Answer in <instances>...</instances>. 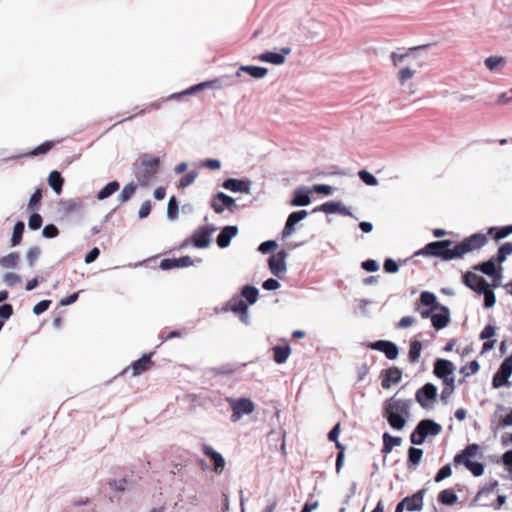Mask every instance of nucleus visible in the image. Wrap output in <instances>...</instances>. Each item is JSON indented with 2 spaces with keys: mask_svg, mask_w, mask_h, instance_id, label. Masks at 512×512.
<instances>
[{
  "mask_svg": "<svg viewBox=\"0 0 512 512\" xmlns=\"http://www.w3.org/2000/svg\"><path fill=\"white\" fill-rule=\"evenodd\" d=\"M488 242V238L483 233H474L456 243L453 247V241L450 239L436 240L429 242L422 249L415 252V256L437 257L443 261L462 258L465 254L482 248Z\"/></svg>",
  "mask_w": 512,
  "mask_h": 512,
  "instance_id": "obj_1",
  "label": "nucleus"
},
{
  "mask_svg": "<svg viewBox=\"0 0 512 512\" xmlns=\"http://www.w3.org/2000/svg\"><path fill=\"white\" fill-rule=\"evenodd\" d=\"M412 399H397L393 396L383 402L382 416L394 430H402L410 417Z\"/></svg>",
  "mask_w": 512,
  "mask_h": 512,
  "instance_id": "obj_2",
  "label": "nucleus"
},
{
  "mask_svg": "<svg viewBox=\"0 0 512 512\" xmlns=\"http://www.w3.org/2000/svg\"><path fill=\"white\" fill-rule=\"evenodd\" d=\"M479 449L480 447L476 443L467 445L464 449H462L454 456V466L458 467L460 465H463L472 473L473 476H482L485 471V465L482 462L471 460V458L477 455Z\"/></svg>",
  "mask_w": 512,
  "mask_h": 512,
  "instance_id": "obj_3",
  "label": "nucleus"
},
{
  "mask_svg": "<svg viewBox=\"0 0 512 512\" xmlns=\"http://www.w3.org/2000/svg\"><path fill=\"white\" fill-rule=\"evenodd\" d=\"M160 159L155 156L144 154L140 164L135 169V177L142 186L148 185L151 179L157 174Z\"/></svg>",
  "mask_w": 512,
  "mask_h": 512,
  "instance_id": "obj_4",
  "label": "nucleus"
},
{
  "mask_svg": "<svg viewBox=\"0 0 512 512\" xmlns=\"http://www.w3.org/2000/svg\"><path fill=\"white\" fill-rule=\"evenodd\" d=\"M441 431V425L433 419H422L410 434V441L413 445H422L428 436H436Z\"/></svg>",
  "mask_w": 512,
  "mask_h": 512,
  "instance_id": "obj_5",
  "label": "nucleus"
},
{
  "mask_svg": "<svg viewBox=\"0 0 512 512\" xmlns=\"http://www.w3.org/2000/svg\"><path fill=\"white\" fill-rule=\"evenodd\" d=\"M226 311L233 312L244 325L251 324L249 304L240 295H234L226 302Z\"/></svg>",
  "mask_w": 512,
  "mask_h": 512,
  "instance_id": "obj_6",
  "label": "nucleus"
},
{
  "mask_svg": "<svg viewBox=\"0 0 512 512\" xmlns=\"http://www.w3.org/2000/svg\"><path fill=\"white\" fill-rule=\"evenodd\" d=\"M226 401L229 402L232 409V422L239 421L244 415L251 414L255 409L253 401L249 398L233 399L226 397Z\"/></svg>",
  "mask_w": 512,
  "mask_h": 512,
  "instance_id": "obj_7",
  "label": "nucleus"
},
{
  "mask_svg": "<svg viewBox=\"0 0 512 512\" xmlns=\"http://www.w3.org/2000/svg\"><path fill=\"white\" fill-rule=\"evenodd\" d=\"M217 230L213 224H207L196 229L190 239H187L183 246L192 242L197 248H205L210 244L211 235Z\"/></svg>",
  "mask_w": 512,
  "mask_h": 512,
  "instance_id": "obj_8",
  "label": "nucleus"
},
{
  "mask_svg": "<svg viewBox=\"0 0 512 512\" xmlns=\"http://www.w3.org/2000/svg\"><path fill=\"white\" fill-rule=\"evenodd\" d=\"M512 375V353L500 364L497 372L492 378V387L495 389L509 385V378Z\"/></svg>",
  "mask_w": 512,
  "mask_h": 512,
  "instance_id": "obj_9",
  "label": "nucleus"
},
{
  "mask_svg": "<svg viewBox=\"0 0 512 512\" xmlns=\"http://www.w3.org/2000/svg\"><path fill=\"white\" fill-rule=\"evenodd\" d=\"M437 391V387L433 383L428 382L416 391L415 400L422 408L429 409L432 407L430 402L436 400Z\"/></svg>",
  "mask_w": 512,
  "mask_h": 512,
  "instance_id": "obj_10",
  "label": "nucleus"
},
{
  "mask_svg": "<svg viewBox=\"0 0 512 512\" xmlns=\"http://www.w3.org/2000/svg\"><path fill=\"white\" fill-rule=\"evenodd\" d=\"M462 281L465 286L473 290L474 292L478 294L485 293V290H487L490 287V284L487 282V280L477 275L471 271H467L462 276Z\"/></svg>",
  "mask_w": 512,
  "mask_h": 512,
  "instance_id": "obj_11",
  "label": "nucleus"
},
{
  "mask_svg": "<svg viewBox=\"0 0 512 512\" xmlns=\"http://www.w3.org/2000/svg\"><path fill=\"white\" fill-rule=\"evenodd\" d=\"M287 256H288V253L284 249H282V250L278 251L276 254L269 257L268 267L274 276L281 278V276L286 272Z\"/></svg>",
  "mask_w": 512,
  "mask_h": 512,
  "instance_id": "obj_12",
  "label": "nucleus"
},
{
  "mask_svg": "<svg viewBox=\"0 0 512 512\" xmlns=\"http://www.w3.org/2000/svg\"><path fill=\"white\" fill-rule=\"evenodd\" d=\"M367 347L384 353L389 360H394L399 355L398 346L390 340H377L375 342H370L367 344Z\"/></svg>",
  "mask_w": 512,
  "mask_h": 512,
  "instance_id": "obj_13",
  "label": "nucleus"
},
{
  "mask_svg": "<svg viewBox=\"0 0 512 512\" xmlns=\"http://www.w3.org/2000/svg\"><path fill=\"white\" fill-rule=\"evenodd\" d=\"M507 408L498 405L497 410L491 416V429L496 432L497 430L504 429L512 426V408L509 409V413L502 415L499 411H506Z\"/></svg>",
  "mask_w": 512,
  "mask_h": 512,
  "instance_id": "obj_14",
  "label": "nucleus"
},
{
  "mask_svg": "<svg viewBox=\"0 0 512 512\" xmlns=\"http://www.w3.org/2000/svg\"><path fill=\"white\" fill-rule=\"evenodd\" d=\"M316 212H324L327 214H336L337 213V214H341L344 216H350V217L353 216L352 212L347 207H345L340 201L325 202V203L321 204L320 206L315 207L312 210V213H316Z\"/></svg>",
  "mask_w": 512,
  "mask_h": 512,
  "instance_id": "obj_15",
  "label": "nucleus"
},
{
  "mask_svg": "<svg viewBox=\"0 0 512 512\" xmlns=\"http://www.w3.org/2000/svg\"><path fill=\"white\" fill-rule=\"evenodd\" d=\"M427 492L426 488H422L415 492L411 496H406L402 500L405 504V508L409 512L421 511L424 505L423 499Z\"/></svg>",
  "mask_w": 512,
  "mask_h": 512,
  "instance_id": "obj_16",
  "label": "nucleus"
},
{
  "mask_svg": "<svg viewBox=\"0 0 512 512\" xmlns=\"http://www.w3.org/2000/svg\"><path fill=\"white\" fill-rule=\"evenodd\" d=\"M435 310H438L439 312H433L431 320L432 326L436 330H442L445 327H447L451 321L450 310L447 306L444 305H438V308H436Z\"/></svg>",
  "mask_w": 512,
  "mask_h": 512,
  "instance_id": "obj_17",
  "label": "nucleus"
},
{
  "mask_svg": "<svg viewBox=\"0 0 512 512\" xmlns=\"http://www.w3.org/2000/svg\"><path fill=\"white\" fill-rule=\"evenodd\" d=\"M381 385L384 389H388L392 384H397L402 379V370L396 366L384 369L381 372Z\"/></svg>",
  "mask_w": 512,
  "mask_h": 512,
  "instance_id": "obj_18",
  "label": "nucleus"
},
{
  "mask_svg": "<svg viewBox=\"0 0 512 512\" xmlns=\"http://www.w3.org/2000/svg\"><path fill=\"white\" fill-rule=\"evenodd\" d=\"M454 370L455 366L450 360L437 358L434 362L433 373L439 379L453 375Z\"/></svg>",
  "mask_w": 512,
  "mask_h": 512,
  "instance_id": "obj_19",
  "label": "nucleus"
},
{
  "mask_svg": "<svg viewBox=\"0 0 512 512\" xmlns=\"http://www.w3.org/2000/svg\"><path fill=\"white\" fill-rule=\"evenodd\" d=\"M311 189L304 186L298 187L293 192V197L290 201V205L293 207H304L311 203Z\"/></svg>",
  "mask_w": 512,
  "mask_h": 512,
  "instance_id": "obj_20",
  "label": "nucleus"
},
{
  "mask_svg": "<svg viewBox=\"0 0 512 512\" xmlns=\"http://www.w3.org/2000/svg\"><path fill=\"white\" fill-rule=\"evenodd\" d=\"M251 180L248 178L236 179V178H226V190H229L234 193H250L251 189Z\"/></svg>",
  "mask_w": 512,
  "mask_h": 512,
  "instance_id": "obj_21",
  "label": "nucleus"
},
{
  "mask_svg": "<svg viewBox=\"0 0 512 512\" xmlns=\"http://www.w3.org/2000/svg\"><path fill=\"white\" fill-rule=\"evenodd\" d=\"M193 259L190 256H182L180 258H166L160 262L159 267L163 270L174 268H183L193 265Z\"/></svg>",
  "mask_w": 512,
  "mask_h": 512,
  "instance_id": "obj_22",
  "label": "nucleus"
},
{
  "mask_svg": "<svg viewBox=\"0 0 512 512\" xmlns=\"http://www.w3.org/2000/svg\"><path fill=\"white\" fill-rule=\"evenodd\" d=\"M242 72H246L252 78L262 79L268 74V69L261 66L242 65L236 69L234 76L240 77Z\"/></svg>",
  "mask_w": 512,
  "mask_h": 512,
  "instance_id": "obj_23",
  "label": "nucleus"
},
{
  "mask_svg": "<svg viewBox=\"0 0 512 512\" xmlns=\"http://www.w3.org/2000/svg\"><path fill=\"white\" fill-rule=\"evenodd\" d=\"M152 354H144L140 359L131 364L132 376H138L153 367Z\"/></svg>",
  "mask_w": 512,
  "mask_h": 512,
  "instance_id": "obj_24",
  "label": "nucleus"
},
{
  "mask_svg": "<svg viewBox=\"0 0 512 512\" xmlns=\"http://www.w3.org/2000/svg\"><path fill=\"white\" fill-rule=\"evenodd\" d=\"M240 296L249 304L253 305L259 298V289L254 285L246 284L240 290Z\"/></svg>",
  "mask_w": 512,
  "mask_h": 512,
  "instance_id": "obj_25",
  "label": "nucleus"
},
{
  "mask_svg": "<svg viewBox=\"0 0 512 512\" xmlns=\"http://www.w3.org/2000/svg\"><path fill=\"white\" fill-rule=\"evenodd\" d=\"M407 468L409 470L415 469L423 457V450L416 447H410L407 453Z\"/></svg>",
  "mask_w": 512,
  "mask_h": 512,
  "instance_id": "obj_26",
  "label": "nucleus"
},
{
  "mask_svg": "<svg viewBox=\"0 0 512 512\" xmlns=\"http://www.w3.org/2000/svg\"><path fill=\"white\" fill-rule=\"evenodd\" d=\"M272 350H273V360L277 364L285 363L291 353V348L288 344L276 345L273 347Z\"/></svg>",
  "mask_w": 512,
  "mask_h": 512,
  "instance_id": "obj_27",
  "label": "nucleus"
},
{
  "mask_svg": "<svg viewBox=\"0 0 512 512\" xmlns=\"http://www.w3.org/2000/svg\"><path fill=\"white\" fill-rule=\"evenodd\" d=\"M428 47H430V44H426V45H419V46H415V47H411L408 49L407 52L405 53H397V52H392L391 55H390V58L393 62V65L394 66H397L399 65L400 63H402L406 58H408L410 56V53L411 52H415V51H420V50H425L427 49Z\"/></svg>",
  "mask_w": 512,
  "mask_h": 512,
  "instance_id": "obj_28",
  "label": "nucleus"
},
{
  "mask_svg": "<svg viewBox=\"0 0 512 512\" xmlns=\"http://www.w3.org/2000/svg\"><path fill=\"white\" fill-rule=\"evenodd\" d=\"M258 59L262 62L271 63L274 65H282L285 63V57L278 53L273 51H266L258 56Z\"/></svg>",
  "mask_w": 512,
  "mask_h": 512,
  "instance_id": "obj_29",
  "label": "nucleus"
},
{
  "mask_svg": "<svg viewBox=\"0 0 512 512\" xmlns=\"http://www.w3.org/2000/svg\"><path fill=\"white\" fill-rule=\"evenodd\" d=\"M495 262V258L491 257L487 261L474 265L473 269L476 271H480L487 276H493V274H495V271L498 269L496 267Z\"/></svg>",
  "mask_w": 512,
  "mask_h": 512,
  "instance_id": "obj_30",
  "label": "nucleus"
},
{
  "mask_svg": "<svg viewBox=\"0 0 512 512\" xmlns=\"http://www.w3.org/2000/svg\"><path fill=\"white\" fill-rule=\"evenodd\" d=\"M202 450L203 453L213 461L215 471H217L219 467L224 466V459L222 455L216 452L212 447L203 445Z\"/></svg>",
  "mask_w": 512,
  "mask_h": 512,
  "instance_id": "obj_31",
  "label": "nucleus"
},
{
  "mask_svg": "<svg viewBox=\"0 0 512 512\" xmlns=\"http://www.w3.org/2000/svg\"><path fill=\"white\" fill-rule=\"evenodd\" d=\"M438 501L444 505L452 506L457 503L458 496L452 489H444L439 493Z\"/></svg>",
  "mask_w": 512,
  "mask_h": 512,
  "instance_id": "obj_32",
  "label": "nucleus"
},
{
  "mask_svg": "<svg viewBox=\"0 0 512 512\" xmlns=\"http://www.w3.org/2000/svg\"><path fill=\"white\" fill-rule=\"evenodd\" d=\"M422 351V342L415 339L410 342V349L408 352V358L411 363H417L419 361Z\"/></svg>",
  "mask_w": 512,
  "mask_h": 512,
  "instance_id": "obj_33",
  "label": "nucleus"
},
{
  "mask_svg": "<svg viewBox=\"0 0 512 512\" xmlns=\"http://www.w3.org/2000/svg\"><path fill=\"white\" fill-rule=\"evenodd\" d=\"M488 233L490 235H493L495 240H497V241L501 240V239L509 236L510 234H512V224L502 226V227H490L488 229Z\"/></svg>",
  "mask_w": 512,
  "mask_h": 512,
  "instance_id": "obj_34",
  "label": "nucleus"
},
{
  "mask_svg": "<svg viewBox=\"0 0 512 512\" xmlns=\"http://www.w3.org/2000/svg\"><path fill=\"white\" fill-rule=\"evenodd\" d=\"M50 187L59 194L62 191L64 179L58 171H52L48 177Z\"/></svg>",
  "mask_w": 512,
  "mask_h": 512,
  "instance_id": "obj_35",
  "label": "nucleus"
},
{
  "mask_svg": "<svg viewBox=\"0 0 512 512\" xmlns=\"http://www.w3.org/2000/svg\"><path fill=\"white\" fill-rule=\"evenodd\" d=\"M420 302L422 305H424L426 307H430L433 310L438 308V305H441L440 303L437 302L436 295L430 291H423L420 294Z\"/></svg>",
  "mask_w": 512,
  "mask_h": 512,
  "instance_id": "obj_36",
  "label": "nucleus"
},
{
  "mask_svg": "<svg viewBox=\"0 0 512 512\" xmlns=\"http://www.w3.org/2000/svg\"><path fill=\"white\" fill-rule=\"evenodd\" d=\"M20 261V255L17 252H11L0 258V266L3 268H15Z\"/></svg>",
  "mask_w": 512,
  "mask_h": 512,
  "instance_id": "obj_37",
  "label": "nucleus"
},
{
  "mask_svg": "<svg viewBox=\"0 0 512 512\" xmlns=\"http://www.w3.org/2000/svg\"><path fill=\"white\" fill-rule=\"evenodd\" d=\"M119 187L120 185L117 181H111L98 192L97 198L99 200H104L118 191Z\"/></svg>",
  "mask_w": 512,
  "mask_h": 512,
  "instance_id": "obj_38",
  "label": "nucleus"
},
{
  "mask_svg": "<svg viewBox=\"0 0 512 512\" xmlns=\"http://www.w3.org/2000/svg\"><path fill=\"white\" fill-rule=\"evenodd\" d=\"M512 254V242H505L503 243L497 251L495 261L499 262L500 264L506 261L507 257Z\"/></svg>",
  "mask_w": 512,
  "mask_h": 512,
  "instance_id": "obj_39",
  "label": "nucleus"
},
{
  "mask_svg": "<svg viewBox=\"0 0 512 512\" xmlns=\"http://www.w3.org/2000/svg\"><path fill=\"white\" fill-rule=\"evenodd\" d=\"M498 486V481L497 480H493V481H490L489 483H487L486 485H484L479 491L478 493L476 494L475 498L473 499V502H476V501H482V499L484 497H486V495L492 493L495 488Z\"/></svg>",
  "mask_w": 512,
  "mask_h": 512,
  "instance_id": "obj_40",
  "label": "nucleus"
},
{
  "mask_svg": "<svg viewBox=\"0 0 512 512\" xmlns=\"http://www.w3.org/2000/svg\"><path fill=\"white\" fill-rule=\"evenodd\" d=\"M24 229H25L24 222H22V221L16 222L14 229H13V234L11 237V245L12 246H17L21 243Z\"/></svg>",
  "mask_w": 512,
  "mask_h": 512,
  "instance_id": "obj_41",
  "label": "nucleus"
},
{
  "mask_svg": "<svg viewBox=\"0 0 512 512\" xmlns=\"http://www.w3.org/2000/svg\"><path fill=\"white\" fill-rule=\"evenodd\" d=\"M135 191L136 186L133 183L127 184L118 196L119 201L121 203L127 202L134 195Z\"/></svg>",
  "mask_w": 512,
  "mask_h": 512,
  "instance_id": "obj_42",
  "label": "nucleus"
},
{
  "mask_svg": "<svg viewBox=\"0 0 512 512\" xmlns=\"http://www.w3.org/2000/svg\"><path fill=\"white\" fill-rule=\"evenodd\" d=\"M358 176L360 180L368 186H376L378 184L377 178L365 169L360 170Z\"/></svg>",
  "mask_w": 512,
  "mask_h": 512,
  "instance_id": "obj_43",
  "label": "nucleus"
},
{
  "mask_svg": "<svg viewBox=\"0 0 512 512\" xmlns=\"http://www.w3.org/2000/svg\"><path fill=\"white\" fill-rule=\"evenodd\" d=\"M452 475V467H451V464L448 463L444 466H442L436 473V475L434 476V481L436 483H439L441 481H443L444 479L450 477Z\"/></svg>",
  "mask_w": 512,
  "mask_h": 512,
  "instance_id": "obj_44",
  "label": "nucleus"
},
{
  "mask_svg": "<svg viewBox=\"0 0 512 512\" xmlns=\"http://www.w3.org/2000/svg\"><path fill=\"white\" fill-rule=\"evenodd\" d=\"M56 142L55 141H46L39 146H37L33 151L30 152L31 156H38L41 154H46L49 152L54 146Z\"/></svg>",
  "mask_w": 512,
  "mask_h": 512,
  "instance_id": "obj_45",
  "label": "nucleus"
},
{
  "mask_svg": "<svg viewBox=\"0 0 512 512\" xmlns=\"http://www.w3.org/2000/svg\"><path fill=\"white\" fill-rule=\"evenodd\" d=\"M484 63L489 70L493 71L497 67L505 64V58L500 56H490L485 59Z\"/></svg>",
  "mask_w": 512,
  "mask_h": 512,
  "instance_id": "obj_46",
  "label": "nucleus"
},
{
  "mask_svg": "<svg viewBox=\"0 0 512 512\" xmlns=\"http://www.w3.org/2000/svg\"><path fill=\"white\" fill-rule=\"evenodd\" d=\"M211 206L217 213H221L224 210V192H218L213 197Z\"/></svg>",
  "mask_w": 512,
  "mask_h": 512,
  "instance_id": "obj_47",
  "label": "nucleus"
},
{
  "mask_svg": "<svg viewBox=\"0 0 512 512\" xmlns=\"http://www.w3.org/2000/svg\"><path fill=\"white\" fill-rule=\"evenodd\" d=\"M482 295H484V301H483L484 308H491L495 305L496 296H495V293L493 292L491 286L487 290H485V293H482Z\"/></svg>",
  "mask_w": 512,
  "mask_h": 512,
  "instance_id": "obj_48",
  "label": "nucleus"
},
{
  "mask_svg": "<svg viewBox=\"0 0 512 512\" xmlns=\"http://www.w3.org/2000/svg\"><path fill=\"white\" fill-rule=\"evenodd\" d=\"M309 212L306 210H297L292 213H290L287 217V221L298 224L300 221L305 219L308 216Z\"/></svg>",
  "mask_w": 512,
  "mask_h": 512,
  "instance_id": "obj_49",
  "label": "nucleus"
},
{
  "mask_svg": "<svg viewBox=\"0 0 512 512\" xmlns=\"http://www.w3.org/2000/svg\"><path fill=\"white\" fill-rule=\"evenodd\" d=\"M41 253V250L37 246L30 247L26 253V260L29 264V266H34L36 260L38 259L39 255Z\"/></svg>",
  "mask_w": 512,
  "mask_h": 512,
  "instance_id": "obj_50",
  "label": "nucleus"
},
{
  "mask_svg": "<svg viewBox=\"0 0 512 512\" xmlns=\"http://www.w3.org/2000/svg\"><path fill=\"white\" fill-rule=\"evenodd\" d=\"M277 246L278 245L275 240H267V241L262 242L258 246L257 250L262 254H268V253L273 252L277 248Z\"/></svg>",
  "mask_w": 512,
  "mask_h": 512,
  "instance_id": "obj_51",
  "label": "nucleus"
},
{
  "mask_svg": "<svg viewBox=\"0 0 512 512\" xmlns=\"http://www.w3.org/2000/svg\"><path fill=\"white\" fill-rule=\"evenodd\" d=\"M383 269L386 273L394 274L399 271V265L394 259L386 258L383 263Z\"/></svg>",
  "mask_w": 512,
  "mask_h": 512,
  "instance_id": "obj_52",
  "label": "nucleus"
},
{
  "mask_svg": "<svg viewBox=\"0 0 512 512\" xmlns=\"http://www.w3.org/2000/svg\"><path fill=\"white\" fill-rule=\"evenodd\" d=\"M415 70L411 69L410 67H404L400 69L398 73V80L401 85H403L408 79L412 78L415 74Z\"/></svg>",
  "mask_w": 512,
  "mask_h": 512,
  "instance_id": "obj_53",
  "label": "nucleus"
},
{
  "mask_svg": "<svg viewBox=\"0 0 512 512\" xmlns=\"http://www.w3.org/2000/svg\"><path fill=\"white\" fill-rule=\"evenodd\" d=\"M42 199V190L37 189L30 197L28 208L29 210H35L37 206L40 204Z\"/></svg>",
  "mask_w": 512,
  "mask_h": 512,
  "instance_id": "obj_54",
  "label": "nucleus"
},
{
  "mask_svg": "<svg viewBox=\"0 0 512 512\" xmlns=\"http://www.w3.org/2000/svg\"><path fill=\"white\" fill-rule=\"evenodd\" d=\"M167 215L170 219H175L178 215V203L175 197H171L168 202Z\"/></svg>",
  "mask_w": 512,
  "mask_h": 512,
  "instance_id": "obj_55",
  "label": "nucleus"
},
{
  "mask_svg": "<svg viewBox=\"0 0 512 512\" xmlns=\"http://www.w3.org/2000/svg\"><path fill=\"white\" fill-rule=\"evenodd\" d=\"M43 219L40 214L33 213L28 221V226L31 230H37L42 226Z\"/></svg>",
  "mask_w": 512,
  "mask_h": 512,
  "instance_id": "obj_56",
  "label": "nucleus"
},
{
  "mask_svg": "<svg viewBox=\"0 0 512 512\" xmlns=\"http://www.w3.org/2000/svg\"><path fill=\"white\" fill-rule=\"evenodd\" d=\"M42 235L46 238H55L59 235V229L53 224H48L43 228Z\"/></svg>",
  "mask_w": 512,
  "mask_h": 512,
  "instance_id": "obj_57",
  "label": "nucleus"
},
{
  "mask_svg": "<svg viewBox=\"0 0 512 512\" xmlns=\"http://www.w3.org/2000/svg\"><path fill=\"white\" fill-rule=\"evenodd\" d=\"M280 286V282L275 278H268L262 283V288L267 291L277 290Z\"/></svg>",
  "mask_w": 512,
  "mask_h": 512,
  "instance_id": "obj_58",
  "label": "nucleus"
},
{
  "mask_svg": "<svg viewBox=\"0 0 512 512\" xmlns=\"http://www.w3.org/2000/svg\"><path fill=\"white\" fill-rule=\"evenodd\" d=\"M361 268L367 272H376L379 269V264L374 259H367L361 263Z\"/></svg>",
  "mask_w": 512,
  "mask_h": 512,
  "instance_id": "obj_59",
  "label": "nucleus"
},
{
  "mask_svg": "<svg viewBox=\"0 0 512 512\" xmlns=\"http://www.w3.org/2000/svg\"><path fill=\"white\" fill-rule=\"evenodd\" d=\"M383 440H386L388 442V445L392 448L400 446L402 443V438L398 436H392L388 432H385L382 436Z\"/></svg>",
  "mask_w": 512,
  "mask_h": 512,
  "instance_id": "obj_60",
  "label": "nucleus"
},
{
  "mask_svg": "<svg viewBox=\"0 0 512 512\" xmlns=\"http://www.w3.org/2000/svg\"><path fill=\"white\" fill-rule=\"evenodd\" d=\"M311 191H314L318 194L331 195L333 192V188L327 184H315Z\"/></svg>",
  "mask_w": 512,
  "mask_h": 512,
  "instance_id": "obj_61",
  "label": "nucleus"
},
{
  "mask_svg": "<svg viewBox=\"0 0 512 512\" xmlns=\"http://www.w3.org/2000/svg\"><path fill=\"white\" fill-rule=\"evenodd\" d=\"M495 335V327L491 324H487L481 331L479 338L481 340H489Z\"/></svg>",
  "mask_w": 512,
  "mask_h": 512,
  "instance_id": "obj_62",
  "label": "nucleus"
},
{
  "mask_svg": "<svg viewBox=\"0 0 512 512\" xmlns=\"http://www.w3.org/2000/svg\"><path fill=\"white\" fill-rule=\"evenodd\" d=\"M238 234V227L235 225H226V248L230 245L231 240Z\"/></svg>",
  "mask_w": 512,
  "mask_h": 512,
  "instance_id": "obj_63",
  "label": "nucleus"
},
{
  "mask_svg": "<svg viewBox=\"0 0 512 512\" xmlns=\"http://www.w3.org/2000/svg\"><path fill=\"white\" fill-rule=\"evenodd\" d=\"M51 305V300H42L33 307V312L40 315L45 312Z\"/></svg>",
  "mask_w": 512,
  "mask_h": 512,
  "instance_id": "obj_64",
  "label": "nucleus"
}]
</instances>
